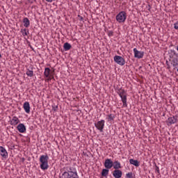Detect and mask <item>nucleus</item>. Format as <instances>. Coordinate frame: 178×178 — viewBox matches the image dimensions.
I'll list each match as a JSON object with an SVG mask.
<instances>
[{
  "label": "nucleus",
  "instance_id": "26",
  "mask_svg": "<svg viewBox=\"0 0 178 178\" xmlns=\"http://www.w3.org/2000/svg\"><path fill=\"white\" fill-rule=\"evenodd\" d=\"M108 35L109 37H112V35H113V31H109L108 33Z\"/></svg>",
  "mask_w": 178,
  "mask_h": 178
},
{
  "label": "nucleus",
  "instance_id": "29",
  "mask_svg": "<svg viewBox=\"0 0 178 178\" xmlns=\"http://www.w3.org/2000/svg\"><path fill=\"white\" fill-rule=\"evenodd\" d=\"M0 58H2V55H1V54H0Z\"/></svg>",
  "mask_w": 178,
  "mask_h": 178
},
{
  "label": "nucleus",
  "instance_id": "7",
  "mask_svg": "<svg viewBox=\"0 0 178 178\" xmlns=\"http://www.w3.org/2000/svg\"><path fill=\"white\" fill-rule=\"evenodd\" d=\"M134 58L137 59H143L144 58V51H140L137 48L134 49Z\"/></svg>",
  "mask_w": 178,
  "mask_h": 178
},
{
  "label": "nucleus",
  "instance_id": "21",
  "mask_svg": "<svg viewBox=\"0 0 178 178\" xmlns=\"http://www.w3.org/2000/svg\"><path fill=\"white\" fill-rule=\"evenodd\" d=\"M63 49L65 51H70L72 49V45L68 42H65L63 45Z\"/></svg>",
  "mask_w": 178,
  "mask_h": 178
},
{
  "label": "nucleus",
  "instance_id": "1",
  "mask_svg": "<svg viewBox=\"0 0 178 178\" xmlns=\"http://www.w3.org/2000/svg\"><path fill=\"white\" fill-rule=\"evenodd\" d=\"M48 161H49V156H48V154L41 155L40 156V167L42 170H47L48 168H49Z\"/></svg>",
  "mask_w": 178,
  "mask_h": 178
},
{
  "label": "nucleus",
  "instance_id": "20",
  "mask_svg": "<svg viewBox=\"0 0 178 178\" xmlns=\"http://www.w3.org/2000/svg\"><path fill=\"white\" fill-rule=\"evenodd\" d=\"M108 175H109V169L108 168L103 169L102 171V176H103V177H106Z\"/></svg>",
  "mask_w": 178,
  "mask_h": 178
},
{
  "label": "nucleus",
  "instance_id": "24",
  "mask_svg": "<svg viewBox=\"0 0 178 178\" xmlns=\"http://www.w3.org/2000/svg\"><path fill=\"white\" fill-rule=\"evenodd\" d=\"M126 177L127 178H133V172H128L126 174Z\"/></svg>",
  "mask_w": 178,
  "mask_h": 178
},
{
  "label": "nucleus",
  "instance_id": "28",
  "mask_svg": "<svg viewBox=\"0 0 178 178\" xmlns=\"http://www.w3.org/2000/svg\"><path fill=\"white\" fill-rule=\"evenodd\" d=\"M53 1H56V0H46L47 2H49V3L52 2Z\"/></svg>",
  "mask_w": 178,
  "mask_h": 178
},
{
  "label": "nucleus",
  "instance_id": "22",
  "mask_svg": "<svg viewBox=\"0 0 178 178\" xmlns=\"http://www.w3.org/2000/svg\"><path fill=\"white\" fill-rule=\"evenodd\" d=\"M115 115L114 114H109L107 115V120L108 122H111L112 120H115Z\"/></svg>",
  "mask_w": 178,
  "mask_h": 178
},
{
  "label": "nucleus",
  "instance_id": "3",
  "mask_svg": "<svg viewBox=\"0 0 178 178\" xmlns=\"http://www.w3.org/2000/svg\"><path fill=\"white\" fill-rule=\"evenodd\" d=\"M126 19H127V14L124 11H121L116 15V20L118 23H124Z\"/></svg>",
  "mask_w": 178,
  "mask_h": 178
},
{
  "label": "nucleus",
  "instance_id": "27",
  "mask_svg": "<svg viewBox=\"0 0 178 178\" xmlns=\"http://www.w3.org/2000/svg\"><path fill=\"white\" fill-rule=\"evenodd\" d=\"M156 172H157L158 173H159V168L156 167Z\"/></svg>",
  "mask_w": 178,
  "mask_h": 178
},
{
  "label": "nucleus",
  "instance_id": "15",
  "mask_svg": "<svg viewBox=\"0 0 178 178\" xmlns=\"http://www.w3.org/2000/svg\"><path fill=\"white\" fill-rule=\"evenodd\" d=\"M23 108L26 113H30V103L29 102L24 103Z\"/></svg>",
  "mask_w": 178,
  "mask_h": 178
},
{
  "label": "nucleus",
  "instance_id": "14",
  "mask_svg": "<svg viewBox=\"0 0 178 178\" xmlns=\"http://www.w3.org/2000/svg\"><path fill=\"white\" fill-rule=\"evenodd\" d=\"M113 168L115 170L122 169V164L119 161H115L113 162Z\"/></svg>",
  "mask_w": 178,
  "mask_h": 178
},
{
  "label": "nucleus",
  "instance_id": "5",
  "mask_svg": "<svg viewBox=\"0 0 178 178\" xmlns=\"http://www.w3.org/2000/svg\"><path fill=\"white\" fill-rule=\"evenodd\" d=\"M113 59L114 62H115L117 65H120V66H124V65H126V60L120 56H115Z\"/></svg>",
  "mask_w": 178,
  "mask_h": 178
},
{
  "label": "nucleus",
  "instance_id": "13",
  "mask_svg": "<svg viewBox=\"0 0 178 178\" xmlns=\"http://www.w3.org/2000/svg\"><path fill=\"white\" fill-rule=\"evenodd\" d=\"M122 175V170H115L113 172V176L115 178H121Z\"/></svg>",
  "mask_w": 178,
  "mask_h": 178
},
{
  "label": "nucleus",
  "instance_id": "10",
  "mask_svg": "<svg viewBox=\"0 0 178 178\" xmlns=\"http://www.w3.org/2000/svg\"><path fill=\"white\" fill-rule=\"evenodd\" d=\"M0 154L3 158H8V151L2 146H0Z\"/></svg>",
  "mask_w": 178,
  "mask_h": 178
},
{
  "label": "nucleus",
  "instance_id": "17",
  "mask_svg": "<svg viewBox=\"0 0 178 178\" xmlns=\"http://www.w3.org/2000/svg\"><path fill=\"white\" fill-rule=\"evenodd\" d=\"M23 23L24 27H30V20L27 17L23 19Z\"/></svg>",
  "mask_w": 178,
  "mask_h": 178
},
{
  "label": "nucleus",
  "instance_id": "19",
  "mask_svg": "<svg viewBox=\"0 0 178 178\" xmlns=\"http://www.w3.org/2000/svg\"><path fill=\"white\" fill-rule=\"evenodd\" d=\"M26 76H28V77H33V76H34V71H33V68L31 70L27 69Z\"/></svg>",
  "mask_w": 178,
  "mask_h": 178
},
{
  "label": "nucleus",
  "instance_id": "6",
  "mask_svg": "<svg viewBox=\"0 0 178 178\" xmlns=\"http://www.w3.org/2000/svg\"><path fill=\"white\" fill-rule=\"evenodd\" d=\"M95 127L97 130H99L101 133L104 131V127H105V120H102L100 121H98L97 122L95 123Z\"/></svg>",
  "mask_w": 178,
  "mask_h": 178
},
{
  "label": "nucleus",
  "instance_id": "25",
  "mask_svg": "<svg viewBox=\"0 0 178 178\" xmlns=\"http://www.w3.org/2000/svg\"><path fill=\"white\" fill-rule=\"evenodd\" d=\"M174 29H175V30H178V22L174 24Z\"/></svg>",
  "mask_w": 178,
  "mask_h": 178
},
{
  "label": "nucleus",
  "instance_id": "12",
  "mask_svg": "<svg viewBox=\"0 0 178 178\" xmlns=\"http://www.w3.org/2000/svg\"><path fill=\"white\" fill-rule=\"evenodd\" d=\"M17 129L19 133H26V126H24V124H19L17 127Z\"/></svg>",
  "mask_w": 178,
  "mask_h": 178
},
{
  "label": "nucleus",
  "instance_id": "4",
  "mask_svg": "<svg viewBox=\"0 0 178 178\" xmlns=\"http://www.w3.org/2000/svg\"><path fill=\"white\" fill-rule=\"evenodd\" d=\"M54 71H51L49 67H46L44 69V77H46L47 81H51V80H53V79H54Z\"/></svg>",
  "mask_w": 178,
  "mask_h": 178
},
{
  "label": "nucleus",
  "instance_id": "9",
  "mask_svg": "<svg viewBox=\"0 0 178 178\" xmlns=\"http://www.w3.org/2000/svg\"><path fill=\"white\" fill-rule=\"evenodd\" d=\"M10 123L11 126H17L19 123H20V120L16 116L13 117V118L10 120Z\"/></svg>",
  "mask_w": 178,
  "mask_h": 178
},
{
  "label": "nucleus",
  "instance_id": "8",
  "mask_svg": "<svg viewBox=\"0 0 178 178\" xmlns=\"http://www.w3.org/2000/svg\"><path fill=\"white\" fill-rule=\"evenodd\" d=\"M104 165L106 169H112L113 168V161L111 159H107L105 160Z\"/></svg>",
  "mask_w": 178,
  "mask_h": 178
},
{
  "label": "nucleus",
  "instance_id": "18",
  "mask_svg": "<svg viewBox=\"0 0 178 178\" xmlns=\"http://www.w3.org/2000/svg\"><path fill=\"white\" fill-rule=\"evenodd\" d=\"M172 63L174 67L178 66V54L173 58Z\"/></svg>",
  "mask_w": 178,
  "mask_h": 178
},
{
  "label": "nucleus",
  "instance_id": "2",
  "mask_svg": "<svg viewBox=\"0 0 178 178\" xmlns=\"http://www.w3.org/2000/svg\"><path fill=\"white\" fill-rule=\"evenodd\" d=\"M118 94L122 99L123 106L127 108V92L124 89L120 88L118 90Z\"/></svg>",
  "mask_w": 178,
  "mask_h": 178
},
{
  "label": "nucleus",
  "instance_id": "23",
  "mask_svg": "<svg viewBox=\"0 0 178 178\" xmlns=\"http://www.w3.org/2000/svg\"><path fill=\"white\" fill-rule=\"evenodd\" d=\"M21 33H22V35H24V37H25V35H28L29 34H30V33L29 32V29H22L21 30Z\"/></svg>",
  "mask_w": 178,
  "mask_h": 178
},
{
  "label": "nucleus",
  "instance_id": "11",
  "mask_svg": "<svg viewBox=\"0 0 178 178\" xmlns=\"http://www.w3.org/2000/svg\"><path fill=\"white\" fill-rule=\"evenodd\" d=\"M176 122H177V119H176L175 116L170 117L167 120V124L168 126H171V124H175Z\"/></svg>",
  "mask_w": 178,
  "mask_h": 178
},
{
  "label": "nucleus",
  "instance_id": "16",
  "mask_svg": "<svg viewBox=\"0 0 178 178\" xmlns=\"http://www.w3.org/2000/svg\"><path fill=\"white\" fill-rule=\"evenodd\" d=\"M129 163L131 165H134V166H136V168H138L140 166V162L137 160H134L133 159H129Z\"/></svg>",
  "mask_w": 178,
  "mask_h": 178
}]
</instances>
